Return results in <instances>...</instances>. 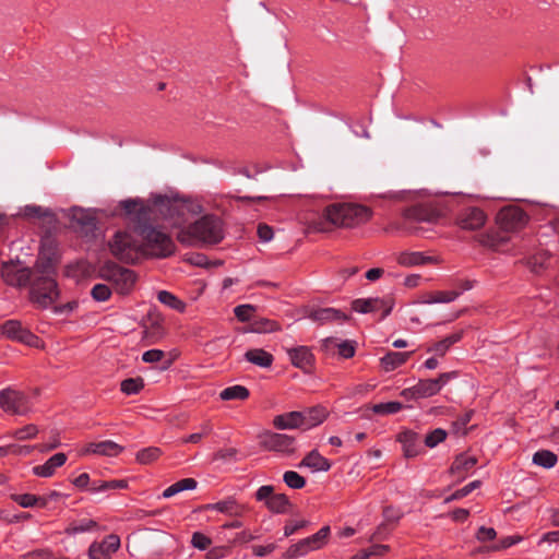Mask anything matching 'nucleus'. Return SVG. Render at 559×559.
Listing matches in <instances>:
<instances>
[{"mask_svg": "<svg viewBox=\"0 0 559 559\" xmlns=\"http://www.w3.org/2000/svg\"><path fill=\"white\" fill-rule=\"evenodd\" d=\"M120 547L119 536L111 534L100 543L94 542L88 548L90 559H110Z\"/></svg>", "mask_w": 559, "mask_h": 559, "instance_id": "obj_14", "label": "nucleus"}, {"mask_svg": "<svg viewBox=\"0 0 559 559\" xmlns=\"http://www.w3.org/2000/svg\"><path fill=\"white\" fill-rule=\"evenodd\" d=\"M73 221L81 226V231L86 235H93L97 228V221L93 212L79 210L73 214Z\"/></svg>", "mask_w": 559, "mask_h": 559, "instance_id": "obj_21", "label": "nucleus"}, {"mask_svg": "<svg viewBox=\"0 0 559 559\" xmlns=\"http://www.w3.org/2000/svg\"><path fill=\"white\" fill-rule=\"evenodd\" d=\"M97 526V523L93 520H82L79 524L71 525L67 528V533L69 534H78L83 532H88Z\"/></svg>", "mask_w": 559, "mask_h": 559, "instance_id": "obj_46", "label": "nucleus"}, {"mask_svg": "<svg viewBox=\"0 0 559 559\" xmlns=\"http://www.w3.org/2000/svg\"><path fill=\"white\" fill-rule=\"evenodd\" d=\"M245 358L247 361L262 368H269L273 362V356L262 348L247 350Z\"/></svg>", "mask_w": 559, "mask_h": 559, "instance_id": "obj_27", "label": "nucleus"}, {"mask_svg": "<svg viewBox=\"0 0 559 559\" xmlns=\"http://www.w3.org/2000/svg\"><path fill=\"white\" fill-rule=\"evenodd\" d=\"M258 236L262 241H270L273 238V229L266 224H259Z\"/></svg>", "mask_w": 559, "mask_h": 559, "instance_id": "obj_61", "label": "nucleus"}, {"mask_svg": "<svg viewBox=\"0 0 559 559\" xmlns=\"http://www.w3.org/2000/svg\"><path fill=\"white\" fill-rule=\"evenodd\" d=\"M403 223H392L388 229H401L412 233V228L406 225L407 222H427L432 223L439 217V213L433 207L426 204H418L406 209L403 212Z\"/></svg>", "mask_w": 559, "mask_h": 559, "instance_id": "obj_7", "label": "nucleus"}, {"mask_svg": "<svg viewBox=\"0 0 559 559\" xmlns=\"http://www.w3.org/2000/svg\"><path fill=\"white\" fill-rule=\"evenodd\" d=\"M496 535L497 533L493 528L481 526L479 527L476 536L478 540L487 542L493 539Z\"/></svg>", "mask_w": 559, "mask_h": 559, "instance_id": "obj_58", "label": "nucleus"}, {"mask_svg": "<svg viewBox=\"0 0 559 559\" xmlns=\"http://www.w3.org/2000/svg\"><path fill=\"white\" fill-rule=\"evenodd\" d=\"M38 432V429L35 425H27L21 429H17L14 432V437L17 440H27L34 438Z\"/></svg>", "mask_w": 559, "mask_h": 559, "instance_id": "obj_52", "label": "nucleus"}, {"mask_svg": "<svg viewBox=\"0 0 559 559\" xmlns=\"http://www.w3.org/2000/svg\"><path fill=\"white\" fill-rule=\"evenodd\" d=\"M487 221V215L479 207H466L460 212L456 222L462 229L477 230L481 228Z\"/></svg>", "mask_w": 559, "mask_h": 559, "instance_id": "obj_12", "label": "nucleus"}, {"mask_svg": "<svg viewBox=\"0 0 559 559\" xmlns=\"http://www.w3.org/2000/svg\"><path fill=\"white\" fill-rule=\"evenodd\" d=\"M237 450L235 448L222 449L215 453V460H233L236 457Z\"/></svg>", "mask_w": 559, "mask_h": 559, "instance_id": "obj_63", "label": "nucleus"}, {"mask_svg": "<svg viewBox=\"0 0 559 559\" xmlns=\"http://www.w3.org/2000/svg\"><path fill=\"white\" fill-rule=\"evenodd\" d=\"M301 415L305 417L302 421L304 428L309 429L320 425L325 419L328 413L325 408L321 406H314L301 412Z\"/></svg>", "mask_w": 559, "mask_h": 559, "instance_id": "obj_26", "label": "nucleus"}, {"mask_svg": "<svg viewBox=\"0 0 559 559\" xmlns=\"http://www.w3.org/2000/svg\"><path fill=\"white\" fill-rule=\"evenodd\" d=\"M143 386L141 378H129L121 382V391L128 395L139 393Z\"/></svg>", "mask_w": 559, "mask_h": 559, "instance_id": "obj_41", "label": "nucleus"}, {"mask_svg": "<svg viewBox=\"0 0 559 559\" xmlns=\"http://www.w3.org/2000/svg\"><path fill=\"white\" fill-rule=\"evenodd\" d=\"M255 307L252 305H239L234 309V313L241 322L253 321Z\"/></svg>", "mask_w": 559, "mask_h": 559, "instance_id": "obj_40", "label": "nucleus"}, {"mask_svg": "<svg viewBox=\"0 0 559 559\" xmlns=\"http://www.w3.org/2000/svg\"><path fill=\"white\" fill-rule=\"evenodd\" d=\"M302 466L312 468L313 471L326 472L331 467V463L317 451H311L300 463Z\"/></svg>", "mask_w": 559, "mask_h": 559, "instance_id": "obj_28", "label": "nucleus"}, {"mask_svg": "<svg viewBox=\"0 0 559 559\" xmlns=\"http://www.w3.org/2000/svg\"><path fill=\"white\" fill-rule=\"evenodd\" d=\"M288 355L292 364L302 370H308L312 367L314 356L307 346H297L288 349Z\"/></svg>", "mask_w": 559, "mask_h": 559, "instance_id": "obj_18", "label": "nucleus"}, {"mask_svg": "<svg viewBox=\"0 0 559 559\" xmlns=\"http://www.w3.org/2000/svg\"><path fill=\"white\" fill-rule=\"evenodd\" d=\"M397 441L402 443L404 455L407 459L415 457L424 452L419 435L412 430L400 432Z\"/></svg>", "mask_w": 559, "mask_h": 559, "instance_id": "obj_16", "label": "nucleus"}, {"mask_svg": "<svg viewBox=\"0 0 559 559\" xmlns=\"http://www.w3.org/2000/svg\"><path fill=\"white\" fill-rule=\"evenodd\" d=\"M203 511L216 510L229 516H241L245 507L239 504L234 498H227L216 503H207L201 507Z\"/></svg>", "mask_w": 559, "mask_h": 559, "instance_id": "obj_17", "label": "nucleus"}, {"mask_svg": "<svg viewBox=\"0 0 559 559\" xmlns=\"http://www.w3.org/2000/svg\"><path fill=\"white\" fill-rule=\"evenodd\" d=\"M123 448L118 443L111 440H105L100 442H93L85 447L82 451V454L95 453L106 456H116L118 455Z\"/></svg>", "mask_w": 559, "mask_h": 559, "instance_id": "obj_19", "label": "nucleus"}, {"mask_svg": "<svg viewBox=\"0 0 559 559\" xmlns=\"http://www.w3.org/2000/svg\"><path fill=\"white\" fill-rule=\"evenodd\" d=\"M274 495L273 486L264 485L257 490L255 499L258 501H265V504H267V499H271Z\"/></svg>", "mask_w": 559, "mask_h": 559, "instance_id": "obj_56", "label": "nucleus"}, {"mask_svg": "<svg viewBox=\"0 0 559 559\" xmlns=\"http://www.w3.org/2000/svg\"><path fill=\"white\" fill-rule=\"evenodd\" d=\"M479 486H480V481L474 480V481L467 484L466 486H464L463 488L453 492L450 497H448L445 499V501L450 502V501L462 499V498L466 497L467 495H469L473 490H475Z\"/></svg>", "mask_w": 559, "mask_h": 559, "instance_id": "obj_45", "label": "nucleus"}, {"mask_svg": "<svg viewBox=\"0 0 559 559\" xmlns=\"http://www.w3.org/2000/svg\"><path fill=\"white\" fill-rule=\"evenodd\" d=\"M0 407L14 415H26L31 411L28 397L21 391L13 388H5L0 391Z\"/></svg>", "mask_w": 559, "mask_h": 559, "instance_id": "obj_8", "label": "nucleus"}, {"mask_svg": "<svg viewBox=\"0 0 559 559\" xmlns=\"http://www.w3.org/2000/svg\"><path fill=\"white\" fill-rule=\"evenodd\" d=\"M283 479L285 484L293 489H301L306 485V479L294 471L285 472Z\"/></svg>", "mask_w": 559, "mask_h": 559, "instance_id": "obj_42", "label": "nucleus"}, {"mask_svg": "<svg viewBox=\"0 0 559 559\" xmlns=\"http://www.w3.org/2000/svg\"><path fill=\"white\" fill-rule=\"evenodd\" d=\"M533 463L546 468H550L556 465L557 456L555 453L548 450L537 451L533 455Z\"/></svg>", "mask_w": 559, "mask_h": 559, "instance_id": "obj_35", "label": "nucleus"}, {"mask_svg": "<svg viewBox=\"0 0 559 559\" xmlns=\"http://www.w3.org/2000/svg\"><path fill=\"white\" fill-rule=\"evenodd\" d=\"M195 487L197 481L193 478H183L166 488L163 492V498H170L183 490L194 489Z\"/></svg>", "mask_w": 559, "mask_h": 559, "instance_id": "obj_34", "label": "nucleus"}, {"mask_svg": "<svg viewBox=\"0 0 559 559\" xmlns=\"http://www.w3.org/2000/svg\"><path fill=\"white\" fill-rule=\"evenodd\" d=\"M1 276L12 286H29V297L33 304L47 308L59 297L56 282V259L51 249L41 250L33 269L17 262H7L1 266Z\"/></svg>", "mask_w": 559, "mask_h": 559, "instance_id": "obj_2", "label": "nucleus"}, {"mask_svg": "<svg viewBox=\"0 0 559 559\" xmlns=\"http://www.w3.org/2000/svg\"><path fill=\"white\" fill-rule=\"evenodd\" d=\"M165 356V353L160 349H150L143 353L142 360L144 362L153 364L160 361Z\"/></svg>", "mask_w": 559, "mask_h": 559, "instance_id": "obj_55", "label": "nucleus"}, {"mask_svg": "<svg viewBox=\"0 0 559 559\" xmlns=\"http://www.w3.org/2000/svg\"><path fill=\"white\" fill-rule=\"evenodd\" d=\"M67 461L64 453H57L52 455L45 464L35 466L33 472L39 477H50L53 475L57 467L62 466Z\"/></svg>", "mask_w": 559, "mask_h": 559, "instance_id": "obj_22", "label": "nucleus"}, {"mask_svg": "<svg viewBox=\"0 0 559 559\" xmlns=\"http://www.w3.org/2000/svg\"><path fill=\"white\" fill-rule=\"evenodd\" d=\"M313 550L314 549L312 548V545L307 537L289 546L288 549L285 551L284 557L287 559H295L305 556Z\"/></svg>", "mask_w": 559, "mask_h": 559, "instance_id": "obj_30", "label": "nucleus"}, {"mask_svg": "<svg viewBox=\"0 0 559 559\" xmlns=\"http://www.w3.org/2000/svg\"><path fill=\"white\" fill-rule=\"evenodd\" d=\"M223 238V223L219 217L211 214L197 219L188 227L182 228L177 235L178 241L186 246L216 245Z\"/></svg>", "mask_w": 559, "mask_h": 559, "instance_id": "obj_3", "label": "nucleus"}, {"mask_svg": "<svg viewBox=\"0 0 559 559\" xmlns=\"http://www.w3.org/2000/svg\"><path fill=\"white\" fill-rule=\"evenodd\" d=\"M476 463L477 459L475 456L460 454L455 457L450 471L453 475H457L464 478L465 474L468 473L472 468H474Z\"/></svg>", "mask_w": 559, "mask_h": 559, "instance_id": "obj_24", "label": "nucleus"}, {"mask_svg": "<svg viewBox=\"0 0 559 559\" xmlns=\"http://www.w3.org/2000/svg\"><path fill=\"white\" fill-rule=\"evenodd\" d=\"M445 438H447V431L441 428H437L425 437L424 443L428 448H435L440 442L444 441Z\"/></svg>", "mask_w": 559, "mask_h": 559, "instance_id": "obj_44", "label": "nucleus"}, {"mask_svg": "<svg viewBox=\"0 0 559 559\" xmlns=\"http://www.w3.org/2000/svg\"><path fill=\"white\" fill-rule=\"evenodd\" d=\"M289 506V500L284 493H275L271 499H267L266 507L275 513H284L286 512L287 507Z\"/></svg>", "mask_w": 559, "mask_h": 559, "instance_id": "obj_36", "label": "nucleus"}, {"mask_svg": "<svg viewBox=\"0 0 559 559\" xmlns=\"http://www.w3.org/2000/svg\"><path fill=\"white\" fill-rule=\"evenodd\" d=\"M390 533V530H389V526L386 525V523H381L376 532L372 534L371 536V540H382V539H385L386 536L389 535Z\"/></svg>", "mask_w": 559, "mask_h": 559, "instance_id": "obj_62", "label": "nucleus"}, {"mask_svg": "<svg viewBox=\"0 0 559 559\" xmlns=\"http://www.w3.org/2000/svg\"><path fill=\"white\" fill-rule=\"evenodd\" d=\"M306 317L311 321L323 325L334 321H345L348 317L340 309L308 307L305 310Z\"/></svg>", "mask_w": 559, "mask_h": 559, "instance_id": "obj_15", "label": "nucleus"}, {"mask_svg": "<svg viewBox=\"0 0 559 559\" xmlns=\"http://www.w3.org/2000/svg\"><path fill=\"white\" fill-rule=\"evenodd\" d=\"M162 455V450L157 447H148L136 453V461L140 464H150Z\"/></svg>", "mask_w": 559, "mask_h": 559, "instance_id": "obj_37", "label": "nucleus"}, {"mask_svg": "<svg viewBox=\"0 0 559 559\" xmlns=\"http://www.w3.org/2000/svg\"><path fill=\"white\" fill-rule=\"evenodd\" d=\"M307 525H308V521H306V520H301V521H297V522H288L284 527V536L288 537Z\"/></svg>", "mask_w": 559, "mask_h": 559, "instance_id": "obj_57", "label": "nucleus"}, {"mask_svg": "<svg viewBox=\"0 0 559 559\" xmlns=\"http://www.w3.org/2000/svg\"><path fill=\"white\" fill-rule=\"evenodd\" d=\"M134 233L141 240L134 239L128 231L118 230L115 233L112 239L108 241L109 249L117 259L132 262L138 258L141 251L153 255L147 249L143 238L135 230ZM154 257L156 255L154 254Z\"/></svg>", "mask_w": 559, "mask_h": 559, "instance_id": "obj_5", "label": "nucleus"}, {"mask_svg": "<svg viewBox=\"0 0 559 559\" xmlns=\"http://www.w3.org/2000/svg\"><path fill=\"white\" fill-rule=\"evenodd\" d=\"M305 417L301 412H289L282 415H277L273 419V425L276 429H296L304 427L302 421Z\"/></svg>", "mask_w": 559, "mask_h": 559, "instance_id": "obj_20", "label": "nucleus"}, {"mask_svg": "<svg viewBox=\"0 0 559 559\" xmlns=\"http://www.w3.org/2000/svg\"><path fill=\"white\" fill-rule=\"evenodd\" d=\"M2 333L11 340L19 341L28 346H37L39 340L29 330L24 328L20 321L8 320L2 325Z\"/></svg>", "mask_w": 559, "mask_h": 559, "instance_id": "obj_11", "label": "nucleus"}, {"mask_svg": "<svg viewBox=\"0 0 559 559\" xmlns=\"http://www.w3.org/2000/svg\"><path fill=\"white\" fill-rule=\"evenodd\" d=\"M20 216L26 218L41 217L47 215V212L38 205H26L19 212Z\"/></svg>", "mask_w": 559, "mask_h": 559, "instance_id": "obj_49", "label": "nucleus"}, {"mask_svg": "<svg viewBox=\"0 0 559 559\" xmlns=\"http://www.w3.org/2000/svg\"><path fill=\"white\" fill-rule=\"evenodd\" d=\"M413 352L397 353V352H389L385 356H383L380 360L381 367L384 371H392L397 367L405 364L408 358L412 356Z\"/></svg>", "mask_w": 559, "mask_h": 559, "instance_id": "obj_23", "label": "nucleus"}, {"mask_svg": "<svg viewBox=\"0 0 559 559\" xmlns=\"http://www.w3.org/2000/svg\"><path fill=\"white\" fill-rule=\"evenodd\" d=\"M403 408V404L400 402H386L372 405V412L378 415H390L400 412Z\"/></svg>", "mask_w": 559, "mask_h": 559, "instance_id": "obj_38", "label": "nucleus"}, {"mask_svg": "<svg viewBox=\"0 0 559 559\" xmlns=\"http://www.w3.org/2000/svg\"><path fill=\"white\" fill-rule=\"evenodd\" d=\"M390 547L388 545H372L368 549H366V554L368 555V558L371 556L382 557L389 551Z\"/></svg>", "mask_w": 559, "mask_h": 559, "instance_id": "obj_59", "label": "nucleus"}, {"mask_svg": "<svg viewBox=\"0 0 559 559\" xmlns=\"http://www.w3.org/2000/svg\"><path fill=\"white\" fill-rule=\"evenodd\" d=\"M12 500L19 503L22 508H32L36 506L37 496L32 493H23L17 495L14 493L11 496Z\"/></svg>", "mask_w": 559, "mask_h": 559, "instance_id": "obj_48", "label": "nucleus"}, {"mask_svg": "<svg viewBox=\"0 0 559 559\" xmlns=\"http://www.w3.org/2000/svg\"><path fill=\"white\" fill-rule=\"evenodd\" d=\"M439 392L438 383L433 379L419 380L417 384H415V393H417V397L424 399L429 397Z\"/></svg>", "mask_w": 559, "mask_h": 559, "instance_id": "obj_33", "label": "nucleus"}, {"mask_svg": "<svg viewBox=\"0 0 559 559\" xmlns=\"http://www.w3.org/2000/svg\"><path fill=\"white\" fill-rule=\"evenodd\" d=\"M437 304H449L454 301L460 295L461 292L457 290H445V292H435Z\"/></svg>", "mask_w": 559, "mask_h": 559, "instance_id": "obj_53", "label": "nucleus"}, {"mask_svg": "<svg viewBox=\"0 0 559 559\" xmlns=\"http://www.w3.org/2000/svg\"><path fill=\"white\" fill-rule=\"evenodd\" d=\"M99 275L105 281L110 282L120 294H128L132 289L136 278L133 271L114 262H106L99 269Z\"/></svg>", "mask_w": 559, "mask_h": 559, "instance_id": "obj_6", "label": "nucleus"}, {"mask_svg": "<svg viewBox=\"0 0 559 559\" xmlns=\"http://www.w3.org/2000/svg\"><path fill=\"white\" fill-rule=\"evenodd\" d=\"M522 539L521 536H507L502 538L497 546L493 547L496 550L506 549L512 545L519 543Z\"/></svg>", "mask_w": 559, "mask_h": 559, "instance_id": "obj_60", "label": "nucleus"}, {"mask_svg": "<svg viewBox=\"0 0 559 559\" xmlns=\"http://www.w3.org/2000/svg\"><path fill=\"white\" fill-rule=\"evenodd\" d=\"M371 215L372 211L369 207L356 203H334L323 211V217L328 223L343 228H353L365 224Z\"/></svg>", "mask_w": 559, "mask_h": 559, "instance_id": "obj_4", "label": "nucleus"}, {"mask_svg": "<svg viewBox=\"0 0 559 559\" xmlns=\"http://www.w3.org/2000/svg\"><path fill=\"white\" fill-rule=\"evenodd\" d=\"M456 377V372L455 371H451V372H443L441 373L437 379H433L437 383H438V386H439V391L441 390V388L447 384L451 379L455 378Z\"/></svg>", "mask_w": 559, "mask_h": 559, "instance_id": "obj_64", "label": "nucleus"}, {"mask_svg": "<svg viewBox=\"0 0 559 559\" xmlns=\"http://www.w3.org/2000/svg\"><path fill=\"white\" fill-rule=\"evenodd\" d=\"M249 390L243 385H233L224 389L219 393V397L223 401H230V400H247L249 397Z\"/></svg>", "mask_w": 559, "mask_h": 559, "instance_id": "obj_32", "label": "nucleus"}, {"mask_svg": "<svg viewBox=\"0 0 559 559\" xmlns=\"http://www.w3.org/2000/svg\"><path fill=\"white\" fill-rule=\"evenodd\" d=\"M330 532H331L330 526H323L316 534H313L312 536L308 537V539L311 543L312 548L314 550L320 549V548L323 547V545L328 540Z\"/></svg>", "mask_w": 559, "mask_h": 559, "instance_id": "obj_43", "label": "nucleus"}, {"mask_svg": "<svg viewBox=\"0 0 559 559\" xmlns=\"http://www.w3.org/2000/svg\"><path fill=\"white\" fill-rule=\"evenodd\" d=\"M528 221L526 213L518 206H506L497 215L499 226L507 231L523 228Z\"/></svg>", "mask_w": 559, "mask_h": 559, "instance_id": "obj_9", "label": "nucleus"}, {"mask_svg": "<svg viewBox=\"0 0 559 559\" xmlns=\"http://www.w3.org/2000/svg\"><path fill=\"white\" fill-rule=\"evenodd\" d=\"M278 330L280 324L266 318H255L250 323V331L253 333H271Z\"/></svg>", "mask_w": 559, "mask_h": 559, "instance_id": "obj_31", "label": "nucleus"}, {"mask_svg": "<svg viewBox=\"0 0 559 559\" xmlns=\"http://www.w3.org/2000/svg\"><path fill=\"white\" fill-rule=\"evenodd\" d=\"M92 297L97 301H106L111 295L110 288L105 284H96L92 288Z\"/></svg>", "mask_w": 559, "mask_h": 559, "instance_id": "obj_47", "label": "nucleus"}, {"mask_svg": "<svg viewBox=\"0 0 559 559\" xmlns=\"http://www.w3.org/2000/svg\"><path fill=\"white\" fill-rule=\"evenodd\" d=\"M403 513L389 506V507H385L383 509V523H386V525L389 526V524H392V523H397L400 521V519L402 518Z\"/></svg>", "mask_w": 559, "mask_h": 559, "instance_id": "obj_50", "label": "nucleus"}, {"mask_svg": "<svg viewBox=\"0 0 559 559\" xmlns=\"http://www.w3.org/2000/svg\"><path fill=\"white\" fill-rule=\"evenodd\" d=\"M295 438L284 433L269 432L261 441V445L269 451H276L284 454L294 452Z\"/></svg>", "mask_w": 559, "mask_h": 559, "instance_id": "obj_13", "label": "nucleus"}, {"mask_svg": "<svg viewBox=\"0 0 559 559\" xmlns=\"http://www.w3.org/2000/svg\"><path fill=\"white\" fill-rule=\"evenodd\" d=\"M336 346L338 355L343 358H350L355 355V347L349 341L337 342Z\"/></svg>", "mask_w": 559, "mask_h": 559, "instance_id": "obj_54", "label": "nucleus"}, {"mask_svg": "<svg viewBox=\"0 0 559 559\" xmlns=\"http://www.w3.org/2000/svg\"><path fill=\"white\" fill-rule=\"evenodd\" d=\"M199 212L200 205L192 201L159 195L148 204L132 199L121 201L112 215L128 219L133 230L143 238L150 252L157 258H166L174 253L175 243L154 224L157 216L173 219V223L179 226L188 221V215Z\"/></svg>", "mask_w": 559, "mask_h": 559, "instance_id": "obj_1", "label": "nucleus"}, {"mask_svg": "<svg viewBox=\"0 0 559 559\" xmlns=\"http://www.w3.org/2000/svg\"><path fill=\"white\" fill-rule=\"evenodd\" d=\"M191 544L193 545V547H195L200 550H205L210 547V545L212 544V540L210 537L205 536L204 534H202L200 532H195L192 535Z\"/></svg>", "mask_w": 559, "mask_h": 559, "instance_id": "obj_51", "label": "nucleus"}, {"mask_svg": "<svg viewBox=\"0 0 559 559\" xmlns=\"http://www.w3.org/2000/svg\"><path fill=\"white\" fill-rule=\"evenodd\" d=\"M462 335V331L452 333L449 336L444 337L443 340L435 343L432 346L428 347L427 350L433 352L439 356H443L452 345L461 341Z\"/></svg>", "mask_w": 559, "mask_h": 559, "instance_id": "obj_29", "label": "nucleus"}, {"mask_svg": "<svg viewBox=\"0 0 559 559\" xmlns=\"http://www.w3.org/2000/svg\"><path fill=\"white\" fill-rule=\"evenodd\" d=\"M353 310L360 313H371L377 311H382L381 319L388 317L393 308V302L391 299H382V298H366V299H355L352 302Z\"/></svg>", "mask_w": 559, "mask_h": 559, "instance_id": "obj_10", "label": "nucleus"}, {"mask_svg": "<svg viewBox=\"0 0 559 559\" xmlns=\"http://www.w3.org/2000/svg\"><path fill=\"white\" fill-rule=\"evenodd\" d=\"M157 298L162 304L175 310L182 311L185 309V304L169 292L160 290Z\"/></svg>", "mask_w": 559, "mask_h": 559, "instance_id": "obj_39", "label": "nucleus"}, {"mask_svg": "<svg viewBox=\"0 0 559 559\" xmlns=\"http://www.w3.org/2000/svg\"><path fill=\"white\" fill-rule=\"evenodd\" d=\"M396 260L399 264L406 267L427 264L433 261L431 257L424 255L421 252L407 251L401 252Z\"/></svg>", "mask_w": 559, "mask_h": 559, "instance_id": "obj_25", "label": "nucleus"}]
</instances>
